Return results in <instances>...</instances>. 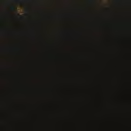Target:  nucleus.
<instances>
[{
  "label": "nucleus",
  "mask_w": 131,
  "mask_h": 131,
  "mask_svg": "<svg viewBox=\"0 0 131 131\" xmlns=\"http://www.w3.org/2000/svg\"><path fill=\"white\" fill-rule=\"evenodd\" d=\"M11 10H12V11H16V8H15V7H14V6H12V7H11Z\"/></svg>",
  "instance_id": "nucleus-1"
}]
</instances>
